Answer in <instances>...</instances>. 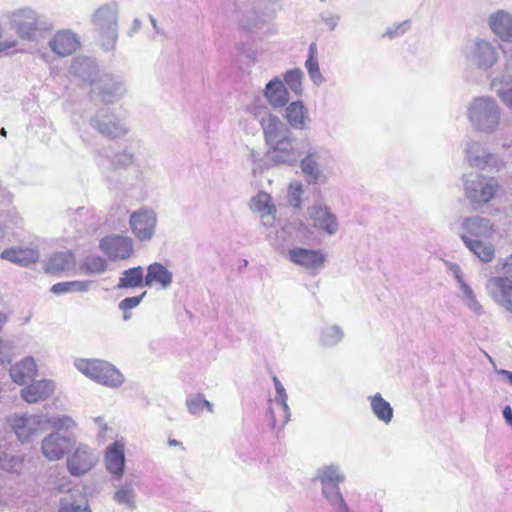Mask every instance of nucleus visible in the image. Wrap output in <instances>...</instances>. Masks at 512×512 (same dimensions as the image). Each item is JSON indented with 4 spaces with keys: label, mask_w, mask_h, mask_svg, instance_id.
<instances>
[{
    "label": "nucleus",
    "mask_w": 512,
    "mask_h": 512,
    "mask_svg": "<svg viewBox=\"0 0 512 512\" xmlns=\"http://www.w3.org/2000/svg\"><path fill=\"white\" fill-rule=\"evenodd\" d=\"M371 407L379 420L385 423L391 421L393 410L390 404L380 394L377 393L371 397Z\"/></svg>",
    "instance_id": "bb28decb"
},
{
    "label": "nucleus",
    "mask_w": 512,
    "mask_h": 512,
    "mask_svg": "<svg viewBox=\"0 0 512 512\" xmlns=\"http://www.w3.org/2000/svg\"><path fill=\"white\" fill-rule=\"evenodd\" d=\"M302 78L303 73L300 69L289 70L285 76L284 81L286 85L296 94L302 93Z\"/></svg>",
    "instance_id": "7c9ffc66"
},
{
    "label": "nucleus",
    "mask_w": 512,
    "mask_h": 512,
    "mask_svg": "<svg viewBox=\"0 0 512 512\" xmlns=\"http://www.w3.org/2000/svg\"><path fill=\"white\" fill-rule=\"evenodd\" d=\"M502 101L512 109V88L500 93Z\"/></svg>",
    "instance_id": "a18cd8bd"
},
{
    "label": "nucleus",
    "mask_w": 512,
    "mask_h": 512,
    "mask_svg": "<svg viewBox=\"0 0 512 512\" xmlns=\"http://www.w3.org/2000/svg\"><path fill=\"white\" fill-rule=\"evenodd\" d=\"M498 184L493 179L478 177L467 182L466 196L474 203H488L498 191Z\"/></svg>",
    "instance_id": "6e6552de"
},
{
    "label": "nucleus",
    "mask_w": 512,
    "mask_h": 512,
    "mask_svg": "<svg viewBox=\"0 0 512 512\" xmlns=\"http://www.w3.org/2000/svg\"><path fill=\"white\" fill-rule=\"evenodd\" d=\"M5 322H6V316L4 314L0 313V329L2 328V326L4 325Z\"/></svg>",
    "instance_id": "603ef678"
},
{
    "label": "nucleus",
    "mask_w": 512,
    "mask_h": 512,
    "mask_svg": "<svg viewBox=\"0 0 512 512\" xmlns=\"http://www.w3.org/2000/svg\"><path fill=\"white\" fill-rule=\"evenodd\" d=\"M499 270L504 274L512 276V254L498 263Z\"/></svg>",
    "instance_id": "79ce46f5"
},
{
    "label": "nucleus",
    "mask_w": 512,
    "mask_h": 512,
    "mask_svg": "<svg viewBox=\"0 0 512 512\" xmlns=\"http://www.w3.org/2000/svg\"><path fill=\"white\" fill-rule=\"evenodd\" d=\"M273 382L276 396L273 400H270L269 425L272 429L281 430L290 420V411L283 385L276 376L273 377Z\"/></svg>",
    "instance_id": "20e7f679"
},
{
    "label": "nucleus",
    "mask_w": 512,
    "mask_h": 512,
    "mask_svg": "<svg viewBox=\"0 0 512 512\" xmlns=\"http://www.w3.org/2000/svg\"><path fill=\"white\" fill-rule=\"evenodd\" d=\"M70 285H71L70 281H68V282H59V283L54 284L51 287V291L54 294H63V293L72 292Z\"/></svg>",
    "instance_id": "a19ab883"
},
{
    "label": "nucleus",
    "mask_w": 512,
    "mask_h": 512,
    "mask_svg": "<svg viewBox=\"0 0 512 512\" xmlns=\"http://www.w3.org/2000/svg\"><path fill=\"white\" fill-rule=\"evenodd\" d=\"M129 223L132 232L139 240H149L155 232L156 215L150 209H140L131 214Z\"/></svg>",
    "instance_id": "0eeeda50"
},
{
    "label": "nucleus",
    "mask_w": 512,
    "mask_h": 512,
    "mask_svg": "<svg viewBox=\"0 0 512 512\" xmlns=\"http://www.w3.org/2000/svg\"><path fill=\"white\" fill-rule=\"evenodd\" d=\"M54 391V385L49 380H40L31 383L22 389V398L28 403H36L48 398Z\"/></svg>",
    "instance_id": "f3484780"
},
{
    "label": "nucleus",
    "mask_w": 512,
    "mask_h": 512,
    "mask_svg": "<svg viewBox=\"0 0 512 512\" xmlns=\"http://www.w3.org/2000/svg\"><path fill=\"white\" fill-rule=\"evenodd\" d=\"M100 248L111 260H125L133 255V241L124 235H108L101 239Z\"/></svg>",
    "instance_id": "39448f33"
},
{
    "label": "nucleus",
    "mask_w": 512,
    "mask_h": 512,
    "mask_svg": "<svg viewBox=\"0 0 512 512\" xmlns=\"http://www.w3.org/2000/svg\"><path fill=\"white\" fill-rule=\"evenodd\" d=\"M343 337L342 331L338 327H331L322 337V342L325 346H332L338 343Z\"/></svg>",
    "instance_id": "e433bc0d"
},
{
    "label": "nucleus",
    "mask_w": 512,
    "mask_h": 512,
    "mask_svg": "<svg viewBox=\"0 0 512 512\" xmlns=\"http://www.w3.org/2000/svg\"><path fill=\"white\" fill-rule=\"evenodd\" d=\"M11 430L22 443L34 440L43 430V425L50 420L40 416L13 415L8 419Z\"/></svg>",
    "instance_id": "7ed1b4c3"
},
{
    "label": "nucleus",
    "mask_w": 512,
    "mask_h": 512,
    "mask_svg": "<svg viewBox=\"0 0 512 512\" xmlns=\"http://www.w3.org/2000/svg\"><path fill=\"white\" fill-rule=\"evenodd\" d=\"M172 282V274L160 263H153L147 269L145 285H159L162 288L168 287Z\"/></svg>",
    "instance_id": "5701e85b"
},
{
    "label": "nucleus",
    "mask_w": 512,
    "mask_h": 512,
    "mask_svg": "<svg viewBox=\"0 0 512 512\" xmlns=\"http://www.w3.org/2000/svg\"><path fill=\"white\" fill-rule=\"evenodd\" d=\"M37 374V365L33 358H24L20 363L12 366L10 376L17 384H23Z\"/></svg>",
    "instance_id": "412c9836"
},
{
    "label": "nucleus",
    "mask_w": 512,
    "mask_h": 512,
    "mask_svg": "<svg viewBox=\"0 0 512 512\" xmlns=\"http://www.w3.org/2000/svg\"><path fill=\"white\" fill-rule=\"evenodd\" d=\"M289 258L293 263L309 269L320 268L325 262V256L320 251L299 247L289 250Z\"/></svg>",
    "instance_id": "2eb2a0df"
},
{
    "label": "nucleus",
    "mask_w": 512,
    "mask_h": 512,
    "mask_svg": "<svg viewBox=\"0 0 512 512\" xmlns=\"http://www.w3.org/2000/svg\"><path fill=\"white\" fill-rule=\"evenodd\" d=\"M301 169L304 172V174L312 177L313 182H316L320 173L319 170L317 169V163L313 159L312 154H309L301 161Z\"/></svg>",
    "instance_id": "72a5a7b5"
},
{
    "label": "nucleus",
    "mask_w": 512,
    "mask_h": 512,
    "mask_svg": "<svg viewBox=\"0 0 512 512\" xmlns=\"http://www.w3.org/2000/svg\"><path fill=\"white\" fill-rule=\"evenodd\" d=\"M76 368L90 379L109 387L123 383L122 374L110 363L98 359H79Z\"/></svg>",
    "instance_id": "f257e3e1"
},
{
    "label": "nucleus",
    "mask_w": 512,
    "mask_h": 512,
    "mask_svg": "<svg viewBox=\"0 0 512 512\" xmlns=\"http://www.w3.org/2000/svg\"><path fill=\"white\" fill-rule=\"evenodd\" d=\"M303 193L302 185L299 182H295L289 185L288 188V201L294 208H300L301 196Z\"/></svg>",
    "instance_id": "f704fd0d"
},
{
    "label": "nucleus",
    "mask_w": 512,
    "mask_h": 512,
    "mask_svg": "<svg viewBox=\"0 0 512 512\" xmlns=\"http://www.w3.org/2000/svg\"><path fill=\"white\" fill-rule=\"evenodd\" d=\"M0 257L15 264L27 266L39 260L40 253L36 247L8 248L1 252Z\"/></svg>",
    "instance_id": "dca6fc26"
},
{
    "label": "nucleus",
    "mask_w": 512,
    "mask_h": 512,
    "mask_svg": "<svg viewBox=\"0 0 512 512\" xmlns=\"http://www.w3.org/2000/svg\"><path fill=\"white\" fill-rule=\"evenodd\" d=\"M52 424L58 430H61V429L68 430L75 425L73 420L70 417H66V416L54 419L52 421Z\"/></svg>",
    "instance_id": "ea45409f"
},
{
    "label": "nucleus",
    "mask_w": 512,
    "mask_h": 512,
    "mask_svg": "<svg viewBox=\"0 0 512 512\" xmlns=\"http://www.w3.org/2000/svg\"><path fill=\"white\" fill-rule=\"evenodd\" d=\"M492 31L504 40L512 38V16L504 11H497L490 18Z\"/></svg>",
    "instance_id": "4be33fe9"
},
{
    "label": "nucleus",
    "mask_w": 512,
    "mask_h": 512,
    "mask_svg": "<svg viewBox=\"0 0 512 512\" xmlns=\"http://www.w3.org/2000/svg\"><path fill=\"white\" fill-rule=\"evenodd\" d=\"M104 461L107 470L120 478L124 473L125 467L124 443L115 441L108 446L105 451Z\"/></svg>",
    "instance_id": "ddd939ff"
},
{
    "label": "nucleus",
    "mask_w": 512,
    "mask_h": 512,
    "mask_svg": "<svg viewBox=\"0 0 512 512\" xmlns=\"http://www.w3.org/2000/svg\"><path fill=\"white\" fill-rule=\"evenodd\" d=\"M23 460L15 457H8L7 455L0 456V468L8 472L18 473L22 470Z\"/></svg>",
    "instance_id": "473e14b6"
},
{
    "label": "nucleus",
    "mask_w": 512,
    "mask_h": 512,
    "mask_svg": "<svg viewBox=\"0 0 512 512\" xmlns=\"http://www.w3.org/2000/svg\"><path fill=\"white\" fill-rule=\"evenodd\" d=\"M145 294L146 292H143L140 296L127 297L123 299L119 304L120 309L127 311L129 309L135 308L140 304Z\"/></svg>",
    "instance_id": "58836bf2"
},
{
    "label": "nucleus",
    "mask_w": 512,
    "mask_h": 512,
    "mask_svg": "<svg viewBox=\"0 0 512 512\" xmlns=\"http://www.w3.org/2000/svg\"><path fill=\"white\" fill-rule=\"evenodd\" d=\"M6 133H7V132H6L5 128H2V129H1V131H0V134H1L2 136H6Z\"/></svg>",
    "instance_id": "864d4df0"
},
{
    "label": "nucleus",
    "mask_w": 512,
    "mask_h": 512,
    "mask_svg": "<svg viewBox=\"0 0 512 512\" xmlns=\"http://www.w3.org/2000/svg\"><path fill=\"white\" fill-rule=\"evenodd\" d=\"M70 284L72 292H85L88 290L90 283L88 281H70Z\"/></svg>",
    "instance_id": "37998d69"
},
{
    "label": "nucleus",
    "mask_w": 512,
    "mask_h": 512,
    "mask_svg": "<svg viewBox=\"0 0 512 512\" xmlns=\"http://www.w3.org/2000/svg\"><path fill=\"white\" fill-rule=\"evenodd\" d=\"M4 348H5V346L3 344V341H2V339H0V362L3 361Z\"/></svg>",
    "instance_id": "09e8293b"
},
{
    "label": "nucleus",
    "mask_w": 512,
    "mask_h": 512,
    "mask_svg": "<svg viewBox=\"0 0 512 512\" xmlns=\"http://www.w3.org/2000/svg\"><path fill=\"white\" fill-rule=\"evenodd\" d=\"M251 209L262 214L273 215L276 212L275 206L271 203V197L265 192H259L251 200Z\"/></svg>",
    "instance_id": "c756f323"
},
{
    "label": "nucleus",
    "mask_w": 512,
    "mask_h": 512,
    "mask_svg": "<svg viewBox=\"0 0 512 512\" xmlns=\"http://www.w3.org/2000/svg\"><path fill=\"white\" fill-rule=\"evenodd\" d=\"M59 512H88L86 508H82L80 505L74 504H63L59 509Z\"/></svg>",
    "instance_id": "c03bdc74"
},
{
    "label": "nucleus",
    "mask_w": 512,
    "mask_h": 512,
    "mask_svg": "<svg viewBox=\"0 0 512 512\" xmlns=\"http://www.w3.org/2000/svg\"><path fill=\"white\" fill-rule=\"evenodd\" d=\"M97 458L92 450L85 445H79L68 458L67 466L72 475H82L88 472L96 463Z\"/></svg>",
    "instance_id": "9b49d317"
},
{
    "label": "nucleus",
    "mask_w": 512,
    "mask_h": 512,
    "mask_svg": "<svg viewBox=\"0 0 512 512\" xmlns=\"http://www.w3.org/2000/svg\"><path fill=\"white\" fill-rule=\"evenodd\" d=\"M305 67L308 71L310 78L314 82L322 80V75L318 63V51L316 43H311L308 49V58L305 62Z\"/></svg>",
    "instance_id": "c85d7f7f"
},
{
    "label": "nucleus",
    "mask_w": 512,
    "mask_h": 512,
    "mask_svg": "<svg viewBox=\"0 0 512 512\" xmlns=\"http://www.w3.org/2000/svg\"><path fill=\"white\" fill-rule=\"evenodd\" d=\"M490 285L494 300L512 312V280L508 277L497 276L490 280Z\"/></svg>",
    "instance_id": "4468645a"
},
{
    "label": "nucleus",
    "mask_w": 512,
    "mask_h": 512,
    "mask_svg": "<svg viewBox=\"0 0 512 512\" xmlns=\"http://www.w3.org/2000/svg\"><path fill=\"white\" fill-rule=\"evenodd\" d=\"M265 96L273 107H283L289 100L287 88L277 78L266 85Z\"/></svg>",
    "instance_id": "aec40b11"
},
{
    "label": "nucleus",
    "mask_w": 512,
    "mask_h": 512,
    "mask_svg": "<svg viewBox=\"0 0 512 512\" xmlns=\"http://www.w3.org/2000/svg\"><path fill=\"white\" fill-rule=\"evenodd\" d=\"M469 118L480 130L485 129L482 122H490L491 125H496L498 116L494 101L486 98L476 99L469 109Z\"/></svg>",
    "instance_id": "1a4fd4ad"
},
{
    "label": "nucleus",
    "mask_w": 512,
    "mask_h": 512,
    "mask_svg": "<svg viewBox=\"0 0 512 512\" xmlns=\"http://www.w3.org/2000/svg\"><path fill=\"white\" fill-rule=\"evenodd\" d=\"M273 151L276 153V158L281 162H293L295 160L294 148L292 141L289 137H283L276 143H271Z\"/></svg>",
    "instance_id": "a878e982"
},
{
    "label": "nucleus",
    "mask_w": 512,
    "mask_h": 512,
    "mask_svg": "<svg viewBox=\"0 0 512 512\" xmlns=\"http://www.w3.org/2000/svg\"><path fill=\"white\" fill-rule=\"evenodd\" d=\"M307 118V110L301 101H295L286 108L285 119L288 123L298 129H303Z\"/></svg>",
    "instance_id": "393cba45"
},
{
    "label": "nucleus",
    "mask_w": 512,
    "mask_h": 512,
    "mask_svg": "<svg viewBox=\"0 0 512 512\" xmlns=\"http://www.w3.org/2000/svg\"><path fill=\"white\" fill-rule=\"evenodd\" d=\"M309 213L315 228L322 229L328 234H333L337 230L336 218L327 207L313 206Z\"/></svg>",
    "instance_id": "a211bd4d"
},
{
    "label": "nucleus",
    "mask_w": 512,
    "mask_h": 512,
    "mask_svg": "<svg viewBox=\"0 0 512 512\" xmlns=\"http://www.w3.org/2000/svg\"><path fill=\"white\" fill-rule=\"evenodd\" d=\"M503 416L506 419V421L512 426V409L510 406H506L503 409Z\"/></svg>",
    "instance_id": "49530a36"
},
{
    "label": "nucleus",
    "mask_w": 512,
    "mask_h": 512,
    "mask_svg": "<svg viewBox=\"0 0 512 512\" xmlns=\"http://www.w3.org/2000/svg\"><path fill=\"white\" fill-rule=\"evenodd\" d=\"M73 436H61L59 432L51 433L42 440L41 450L50 461L60 460L75 445Z\"/></svg>",
    "instance_id": "423d86ee"
},
{
    "label": "nucleus",
    "mask_w": 512,
    "mask_h": 512,
    "mask_svg": "<svg viewBox=\"0 0 512 512\" xmlns=\"http://www.w3.org/2000/svg\"><path fill=\"white\" fill-rule=\"evenodd\" d=\"M85 267H86V270L90 273L100 274L106 270L107 263L103 258H101L99 256H95V257L87 258V260L85 262Z\"/></svg>",
    "instance_id": "c9c22d12"
},
{
    "label": "nucleus",
    "mask_w": 512,
    "mask_h": 512,
    "mask_svg": "<svg viewBox=\"0 0 512 512\" xmlns=\"http://www.w3.org/2000/svg\"><path fill=\"white\" fill-rule=\"evenodd\" d=\"M340 506H341V509L343 510V512H348V507L341 497H340Z\"/></svg>",
    "instance_id": "8fccbe9b"
},
{
    "label": "nucleus",
    "mask_w": 512,
    "mask_h": 512,
    "mask_svg": "<svg viewBox=\"0 0 512 512\" xmlns=\"http://www.w3.org/2000/svg\"><path fill=\"white\" fill-rule=\"evenodd\" d=\"M262 127L266 142L270 145L276 143L278 140L286 137L283 135V124L274 115H269L262 120Z\"/></svg>",
    "instance_id": "b1692460"
},
{
    "label": "nucleus",
    "mask_w": 512,
    "mask_h": 512,
    "mask_svg": "<svg viewBox=\"0 0 512 512\" xmlns=\"http://www.w3.org/2000/svg\"><path fill=\"white\" fill-rule=\"evenodd\" d=\"M187 408L192 414H199L203 410L212 411V405L201 395H196L187 400Z\"/></svg>",
    "instance_id": "2f4dec72"
},
{
    "label": "nucleus",
    "mask_w": 512,
    "mask_h": 512,
    "mask_svg": "<svg viewBox=\"0 0 512 512\" xmlns=\"http://www.w3.org/2000/svg\"><path fill=\"white\" fill-rule=\"evenodd\" d=\"M133 497V489L128 485L122 486L115 493V499L120 503L130 504L133 501Z\"/></svg>",
    "instance_id": "4c0bfd02"
},
{
    "label": "nucleus",
    "mask_w": 512,
    "mask_h": 512,
    "mask_svg": "<svg viewBox=\"0 0 512 512\" xmlns=\"http://www.w3.org/2000/svg\"><path fill=\"white\" fill-rule=\"evenodd\" d=\"M168 444L170 446H180L183 449L182 443L177 441L176 439H169Z\"/></svg>",
    "instance_id": "de8ad7c7"
},
{
    "label": "nucleus",
    "mask_w": 512,
    "mask_h": 512,
    "mask_svg": "<svg viewBox=\"0 0 512 512\" xmlns=\"http://www.w3.org/2000/svg\"><path fill=\"white\" fill-rule=\"evenodd\" d=\"M74 264L71 252H56L52 254L44 264V271L48 274L57 275L68 270Z\"/></svg>",
    "instance_id": "6ab92c4d"
},
{
    "label": "nucleus",
    "mask_w": 512,
    "mask_h": 512,
    "mask_svg": "<svg viewBox=\"0 0 512 512\" xmlns=\"http://www.w3.org/2000/svg\"><path fill=\"white\" fill-rule=\"evenodd\" d=\"M49 46L59 56H68L79 49L80 41L70 30H60L51 39Z\"/></svg>",
    "instance_id": "f8f14e48"
},
{
    "label": "nucleus",
    "mask_w": 512,
    "mask_h": 512,
    "mask_svg": "<svg viewBox=\"0 0 512 512\" xmlns=\"http://www.w3.org/2000/svg\"><path fill=\"white\" fill-rule=\"evenodd\" d=\"M502 373L504 375H506V377L508 378V380L510 381V383L512 384V372L510 371H507V370H503Z\"/></svg>",
    "instance_id": "3c124183"
},
{
    "label": "nucleus",
    "mask_w": 512,
    "mask_h": 512,
    "mask_svg": "<svg viewBox=\"0 0 512 512\" xmlns=\"http://www.w3.org/2000/svg\"><path fill=\"white\" fill-rule=\"evenodd\" d=\"M489 221L483 218H467L463 222V227L467 230L468 234L461 235L462 240L466 246L482 261L490 262L495 255V250L492 244L480 240H473L471 236H480L482 231L488 230Z\"/></svg>",
    "instance_id": "f03ea898"
},
{
    "label": "nucleus",
    "mask_w": 512,
    "mask_h": 512,
    "mask_svg": "<svg viewBox=\"0 0 512 512\" xmlns=\"http://www.w3.org/2000/svg\"><path fill=\"white\" fill-rule=\"evenodd\" d=\"M10 22L21 38L31 39L38 26V17L30 9H21L12 13Z\"/></svg>",
    "instance_id": "9d476101"
},
{
    "label": "nucleus",
    "mask_w": 512,
    "mask_h": 512,
    "mask_svg": "<svg viewBox=\"0 0 512 512\" xmlns=\"http://www.w3.org/2000/svg\"><path fill=\"white\" fill-rule=\"evenodd\" d=\"M145 281L143 276V269L141 267H134L123 272L119 280V288H135L141 286Z\"/></svg>",
    "instance_id": "cd10ccee"
}]
</instances>
